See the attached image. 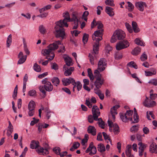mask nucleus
<instances>
[{
  "label": "nucleus",
  "instance_id": "obj_60",
  "mask_svg": "<svg viewBox=\"0 0 157 157\" xmlns=\"http://www.w3.org/2000/svg\"><path fill=\"white\" fill-rule=\"evenodd\" d=\"M150 99L151 100H154L157 97V94H156L151 93L150 94Z\"/></svg>",
  "mask_w": 157,
  "mask_h": 157
},
{
  "label": "nucleus",
  "instance_id": "obj_10",
  "mask_svg": "<svg viewBox=\"0 0 157 157\" xmlns=\"http://www.w3.org/2000/svg\"><path fill=\"white\" fill-rule=\"evenodd\" d=\"M64 60L66 64L63 66V69H72V67L69 68V67L72 65L73 64L72 59L69 57H67L64 58Z\"/></svg>",
  "mask_w": 157,
  "mask_h": 157
},
{
  "label": "nucleus",
  "instance_id": "obj_16",
  "mask_svg": "<svg viewBox=\"0 0 157 157\" xmlns=\"http://www.w3.org/2000/svg\"><path fill=\"white\" fill-rule=\"evenodd\" d=\"M120 107V106L119 105H116L113 106L111 109V113L112 115L113 118L114 120L115 118V115L117 114V113L116 111V109Z\"/></svg>",
  "mask_w": 157,
  "mask_h": 157
},
{
  "label": "nucleus",
  "instance_id": "obj_63",
  "mask_svg": "<svg viewBox=\"0 0 157 157\" xmlns=\"http://www.w3.org/2000/svg\"><path fill=\"white\" fill-rule=\"evenodd\" d=\"M102 10V8L100 6H98L97 7V14L98 15L101 14V10Z\"/></svg>",
  "mask_w": 157,
  "mask_h": 157
},
{
  "label": "nucleus",
  "instance_id": "obj_42",
  "mask_svg": "<svg viewBox=\"0 0 157 157\" xmlns=\"http://www.w3.org/2000/svg\"><path fill=\"white\" fill-rule=\"evenodd\" d=\"M105 3L106 5L112 6L114 5L113 0H106L105 1Z\"/></svg>",
  "mask_w": 157,
  "mask_h": 157
},
{
  "label": "nucleus",
  "instance_id": "obj_1",
  "mask_svg": "<svg viewBox=\"0 0 157 157\" xmlns=\"http://www.w3.org/2000/svg\"><path fill=\"white\" fill-rule=\"evenodd\" d=\"M96 25H98V29L94 32L92 35V38L94 41H95L93 46V52L92 54H97L98 53L99 42L102 39V36L103 35L104 30L102 29L103 25L102 22L100 21H98L96 23Z\"/></svg>",
  "mask_w": 157,
  "mask_h": 157
},
{
  "label": "nucleus",
  "instance_id": "obj_22",
  "mask_svg": "<svg viewBox=\"0 0 157 157\" xmlns=\"http://www.w3.org/2000/svg\"><path fill=\"white\" fill-rule=\"evenodd\" d=\"M39 143L38 141L34 140L32 141L30 144V148L32 149H36L39 147Z\"/></svg>",
  "mask_w": 157,
  "mask_h": 157
},
{
  "label": "nucleus",
  "instance_id": "obj_34",
  "mask_svg": "<svg viewBox=\"0 0 157 157\" xmlns=\"http://www.w3.org/2000/svg\"><path fill=\"white\" fill-rule=\"evenodd\" d=\"M113 131L115 134H117L119 132V127L117 124H115L113 125Z\"/></svg>",
  "mask_w": 157,
  "mask_h": 157
},
{
  "label": "nucleus",
  "instance_id": "obj_21",
  "mask_svg": "<svg viewBox=\"0 0 157 157\" xmlns=\"http://www.w3.org/2000/svg\"><path fill=\"white\" fill-rule=\"evenodd\" d=\"M87 131L89 133H91L93 136H95L96 135V129L94 126H89L88 128Z\"/></svg>",
  "mask_w": 157,
  "mask_h": 157
},
{
  "label": "nucleus",
  "instance_id": "obj_62",
  "mask_svg": "<svg viewBox=\"0 0 157 157\" xmlns=\"http://www.w3.org/2000/svg\"><path fill=\"white\" fill-rule=\"evenodd\" d=\"M76 87L78 91H79L81 89L82 87V85L80 82L78 81L77 82Z\"/></svg>",
  "mask_w": 157,
  "mask_h": 157
},
{
  "label": "nucleus",
  "instance_id": "obj_45",
  "mask_svg": "<svg viewBox=\"0 0 157 157\" xmlns=\"http://www.w3.org/2000/svg\"><path fill=\"white\" fill-rule=\"evenodd\" d=\"M76 21H78V20L77 18V15L76 14L73 13L72 14V17L71 19H70L69 21L75 22Z\"/></svg>",
  "mask_w": 157,
  "mask_h": 157
},
{
  "label": "nucleus",
  "instance_id": "obj_54",
  "mask_svg": "<svg viewBox=\"0 0 157 157\" xmlns=\"http://www.w3.org/2000/svg\"><path fill=\"white\" fill-rule=\"evenodd\" d=\"M97 151L96 148L93 145V148L92 149L91 151L90 152L89 154L90 155H93L96 154Z\"/></svg>",
  "mask_w": 157,
  "mask_h": 157
},
{
  "label": "nucleus",
  "instance_id": "obj_27",
  "mask_svg": "<svg viewBox=\"0 0 157 157\" xmlns=\"http://www.w3.org/2000/svg\"><path fill=\"white\" fill-rule=\"evenodd\" d=\"M135 43L138 45L144 46H145V43L142 40H141L140 38H138L135 40Z\"/></svg>",
  "mask_w": 157,
  "mask_h": 157
},
{
  "label": "nucleus",
  "instance_id": "obj_7",
  "mask_svg": "<svg viewBox=\"0 0 157 157\" xmlns=\"http://www.w3.org/2000/svg\"><path fill=\"white\" fill-rule=\"evenodd\" d=\"M129 46V43L127 40H124L118 43L116 45V48L117 50H120L126 48Z\"/></svg>",
  "mask_w": 157,
  "mask_h": 157
},
{
  "label": "nucleus",
  "instance_id": "obj_29",
  "mask_svg": "<svg viewBox=\"0 0 157 157\" xmlns=\"http://www.w3.org/2000/svg\"><path fill=\"white\" fill-rule=\"evenodd\" d=\"M80 143L78 142H75L73 143L72 147L70 148V150L73 151L75 149H77L80 146Z\"/></svg>",
  "mask_w": 157,
  "mask_h": 157
},
{
  "label": "nucleus",
  "instance_id": "obj_6",
  "mask_svg": "<svg viewBox=\"0 0 157 157\" xmlns=\"http://www.w3.org/2000/svg\"><path fill=\"white\" fill-rule=\"evenodd\" d=\"M92 111L94 120L98 121V122L103 121L101 118H98L100 115V113L99 111V109L97 106L94 105L92 107Z\"/></svg>",
  "mask_w": 157,
  "mask_h": 157
},
{
  "label": "nucleus",
  "instance_id": "obj_41",
  "mask_svg": "<svg viewBox=\"0 0 157 157\" xmlns=\"http://www.w3.org/2000/svg\"><path fill=\"white\" fill-rule=\"evenodd\" d=\"M128 9L130 11H132L134 9V6L130 2H128Z\"/></svg>",
  "mask_w": 157,
  "mask_h": 157
},
{
  "label": "nucleus",
  "instance_id": "obj_35",
  "mask_svg": "<svg viewBox=\"0 0 157 157\" xmlns=\"http://www.w3.org/2000/svg\"><path fill=\"white\" fill-rule=\"evenodd\" d=\"M12 42V35L10 34L8 36L7 39L6 45L7 47H9Z\"/></svg>",
  "mask_w": 157,
  "mask_h": 157
},
{
  "label": "nucleus",
  "instance_id": "obj_4",
  "mask_svg": "<svg viewBox=\"0 0 157 157\" xmlns=\"http://www.w3.org/2000/svg\"><path fill=\"white\" fill-rule=\"evenodd\" d=\"M64 25L60 24L59 22H56V26L55 27V36L56 38H60L62 40L64 38L65 33V29L63 27Z\"/></svg>",
  "mask_w": 157,
  "mask_h": 157
},
{
  "label": "nucleus",
  "instance_id": "obj_20",
  "mask_svg": "<svg viewBox=\"0 0 157 157\" xmlns=\"http://www.w3.org/2000/svg\"><path fill=\"white\" fill-rule=\"evenodd\" d=\"M150 151L151 153H157V145L155 143H153L150 145Z\"/></svg>",
  "mask_w": 157,
  "mask_h": 157
},
{
  "label": "nucleus",
  "instance_id": "obj_3",
  "mask_svg": "<svg viewBox=\"0 0 157 157\" xmlns=\"http://www.w3.org/2000/svg\"><path fill=\"white\" fill-rule=\"evenodd\" d=\"M44 86H40L39 87L40 90L44 94V98L46 96V91L50 92L53 89V86L51 83L48 81L47 78H44L42 81Z\"/></svg>",
  "mask_w": 157,
  "mask_h": 157
},
{
  "label": "nucleus",
  "instance_id": "obj_32",
  "mask_svg": "<svg viewBox=\"0 0 157 157\" xmlns=\"http://www.w3.org/2000/svg\"><path fill=\"white\" fill-rule=\"evenodd\" d=\"M52 81L54 85L57 86L59 83V80L58 78L54 77L52 79Z\"/></svg>",
  "mask_w": 157,
  "mask_h": 157
},
{
  "label": "nucleus",
  "instance_id": "obj_2",
  "mask_svg": "<svg viewBox=\"0 0 157 157\" xmlns=\"http://www.w3.org/2000/svg\"><path fill=\"white\" fill-rule=\"evenodd\" d=\"M61 43L60 40L55 41L53 43L49 44L47 47V48L42 50V54L44 56H46V59L48 60H52L55 54L52 51L57 49L59 45L61 44Z\"/></svg>",
  "mask_w": 157,
  "mask_h": 157
},
{
  "label": "nucleus",
  "instance_id": "obj_13",
  "mask_svg": "<svg viewBox=\"0 0 157 157\" xmlns=\"http://www.w3.org/2000/svg\"><path fill=\"white\" fill-rule=\"evenodd\" d=\"M116 34L117 39L121 40L124 39L125 36V33L122 30H117L114 33Z\"/></svg>",
  "mask_w": 157,
  "mask_h": 157
},
{
  "label": "nucleus",
  "instance_id": "obj_12",
  "mask_svg": "<svg viewBox=\"0 0 157 157\" xmlns=\"http://www.w3.org/2000/svg\"><path fill=\"white\" fill-rule=\"evenodd\" d=\"M135 6L136 8L140 11H143L144 10V6H146L145 3L142 2H136Z\"/></svg>",
  "mask_w": 157,
  "mask_h": 157
},
{
  "label": "nucleus",
  "instance_id": "obj_46",
  "mask_svg": "<svg viewBox=\"0 0 157 157\" xmlns=\"http://www.w3.org/2000/svg\"><path fill=\"white\" fill-rule=\"evenodd\" d=\"M89 14V12L88 11H85L82 15V18L85 21H87V16Z\"/></svg>",
  "mask_w": 157,
  "mask_h": 157
},
{
  "label": "nucleus",
  "instance_id": "obj_53",
  "mask_svg": "<svg viewBox=\"0 0 157 157\" xmlns=\"http://www.w3.org/2000/svg\"><path fill=\"white\" fill-rule=\"evenodd\" d=\"M89 57L91 64L94 65V58L93 56L91 53L89 54Z\"/></svg>",
  "mask_w": 157,
  "mask_h": 157
},
{
  "label": "nucleus",
  "instance_id": "obj_47",
  "mask_svg": "<svg viewBox=\"0 0 157 157\" xmlns=\"http://www.w3.org/2000/svg\"><path fill=\"white\" fill-rule=\"evenodd\" d=\"M53 150L57 155L60 154V149L58 147H56L53 148Z\"/></svg>",
  "mask_w": 157,
  "mask_h": 157
},
{
  "label": "nucleus",
  "instance_id": "obj_33",
  "mask_svg": "<svg viewBox=\"0 0 157 157\" xmlns=\"http://www.w3.org/2000/svg\"><path fill=\"white\" fill-rule=\"evenodd\" d=\"M98 149L99 151L101 152L104 151L105 150L104 145L102 144H100L98 145Z\"/></svg>",
  "mask_w": 157,
  "mask_h": 157
},
{
  "label": "nucleus",
  "instance_id": "obj_49",
  "mask_svg": "<svg viewBox=\"0 0 157 157\" xmlns=\"http://www.w3.org/2000/svg\"><path fill=\"white\" fill-rule=\"evenodd\" d=\"M147 56L144 52L140 56V59L142 61H144L146 60L147 59Z\"/></svg>",
  "mask_w": 157,
  "mask_h": 157
},
{
  "label": "nucleus",
  "instance_id": "obj_52",
  "mask_svg": "<svg viewBox=\"0 0 157 157\" xmlns=\"http://www.w3.org/2000/svg\"><path fill=\"white\" fill-rule=\"evenodd\" d=\"M138 130V126L134 125L132 126L130 129L131 131L134 132H136Z\"/></svg>",
  "mask_w": 157,
  "mask_h": 157
},
{
  "label": "nucleus",
  "instance_id": "obj_8",
  "mask_svg": "<svg viewBox=\"0 0 157 157\" xmlns=\"http://www.w3.org/2000/svg\"><path fill=\"white\" fill-rule=\"evenodd\" d=\"M63 16L64 17V19L63 20H60L57 22H59L60 24L64 25L65 27H67L68 25L67 24V21L68 20L69 21L70 20V16L68 13L67 12L64 13L63 14Z\"/></svg>",
  "mask_w": 157,
  "mask_h": 157
},
{
  "label": "nucleus",
  "instance_id": "obj_61",
  "mask_svg": "<svg viewBox=\"0 0 157 157\" xmlns=\"http://www.w3.org/2000/svg\"><path fill=\"white\" fill-rule=\"evenodd\" d=\"M88 120L89 122L90 123L93 122L94 120V119L93 115V116L91 115H89L88 117Z\"/></svg>",
  "mask_w": 157,
  "mask_h": 157
},
{
  "label": "nucleus",
  "instance_id": "obj_38",
  "mask_svg": "<svg viewBox=\"0 0 157 157\" xmlns=\"http://www.w3.org/2000/svg\"><path fill=\"white\" fill-rule=\"evenodd\" d=\"M64 74L66 76H69L70 75L73 71H74V69H65Z\"/></svg>",
  "mask_w": 157,
  "mask_h": 157
},
{
  "label": "nucleus",
  "instance_id": "obj_28",
  "mask_svg": "<svg viewBox=\"0 0 157 157\" xmlns=\"http://www.w3.org/2000/svg\"><path fill=\"white\" fill-rule=\"evenodd\" d=\"M132 26L135 33H138L140 31V29L137 27V23L134 21L132 22Z\"/></svg>",
  "mask_w": 157,
  "mask_h": 157
},
{
  "label": "nucleus",
  "instance_id": "obj_26",
  "mask_svg": "<svg viewBox=\"0 0 157 157\" xmlns=\"http://www.w3.org/2000/svg\"><path fill=\"white\" fill-rule=\"evenodd\" d=\"M141 48L139 47H137L135 48L132 51L131 53L132 55L136 56L139 54L140 52Z\"/></svg>",
  "mask_w": 157,
  "mask_h": 157
},
{
  "label": "nucleus",
  "instance_id": "obj_14",
  "mask_svg": "<svg viewBox=\"0 0 157 157\" xmlns=\"http://www.w3.org/2000/svg\"><path fill=\"white\" fill-rule=\"evenodd\" d=\"M138 145L139 146V155L141 156L143 155V153L144 152V149L146 148L147 147V145L144 144L141 142H140L138 144Z\"/></svg>",
  "mask_w": 157,
  "mask_h": 157
},
{
  "label": "nucleus",
  "instance_id": "obj_36",
  "mask_svg": "<svg viewBox=\"0 0 157 157\" xmlns=\"http://www.w3.org/2000/svg\"><path fill=\"white\" fill-rule=\"evenodd\" d=\"M27 57V55L24 56V57L20 58L17 63L18 64H21L23 63L26 60Z\"/></svg>",
  "mask_w": 157,
  "mask_h": 157
},
{
  "label": "nucleus",
  "instance_id": "obj_18",
  "mask_svg": "<svg viewBox=\"0 0 157 157\" xmlns=\"http://www.w3.org/2000/svg\"><path fill=\"white\" fill-rule=\"evenodd\" d=\"M91 102H90L89 100V99L86 98V104L89 108H91L92 107V102L93 103H95L96 102V98L93 97L91 98Z\"/></svg>",
  "mask_w": 157,
  "mask_h": 157
},
{
  "label": "nucleus",
  "instance_id": "obj_48",
  "mask_svg": "<svg viewBox=\"0 0 157 157\" xmlns=\"http://www.w3.org/2000/svg\"><path fill=\"white\" fill-rule=\"evenodd\" d=\"M115 58L117 59H121L122 57V54L119 52H116L115 54Z\"/></svg>",
  "mask_w": 157,
  "mask_h": 157
},
{
  "label": "nucleus",
  "instance_id": "obj_31",
  "mask_svg": "<svg viewBox=\"0 0 157 157\" xmlns=\"http://www.w3.org/2000/svg\"><path fill=\"white\" fill-rule=\"evenodd\" d=\"M127 66L131 68H134V69H137V66L136 63L134 61H131L127 64Z\"/></svg>",
  "mask_w": 157,
  "mask_h": 157
},
{
  "label": "nucleus",
  "instance_id": "obj_50",
  "mask_svg": "<svg viewBox=\"0 0 157 157\" xmlns=\"http://www.w3.org/2000/svg\"><path fill=\"white\" fill-rule=\"evenodd\" d=\"M39 30L42 34H44L45 32V29L43 25H40L39 26Z\"/></svg>",
  "mask_w": 157,
  "mask_h": 157
},
{
  "label": "nucleus",
  "instance_id": "obj_58",
  "mask_svg": "<svg viewBox=\"0 0 157 157\" xmlns=\"http://www.w3.org/2000/svg\"><path fill=\"white\" fill-rule=\"evenodd\" d=\"M117 36L116 34H114L111 37L110 41L111 43L115 42L117 40Z\"/></svg>",
  "mask_w": 157,
  "mask_h": 157
},
{
  "label": "nucleus",
  "instance_id": "obj_64",
  "mask_svg": "<svg viewBox=\"0 0 157 157\" xmlns=\"http://www.w3.org/2000/svg\"><path fill=\"white\" fill-rule=\"evenodd\" d=\"M62 90L69 94H71L70 90L67 88H62Z\"/></svg>",
  "mask_w": 157,
  "mask_h": 157
},
{
  "label": "nucleus",
  "instance_id": "obj_55",
  "mask_svg": "<svg viewBox=\"0 0 157 157\" xmlns=\"http://www.w3.org/2000/svg\"><path fill=\"white\" fill-rule=\"evenodd\" d=\"M149 83H151L155 86H157V79H152L150 80L149 82Z\"/></svg>",
  "mask_w": 157,
  "mask_h": 157
},
{
  "label": "nucleus",
  "instance_id": "obj_59",
  "mask_svg": "<svg viewBox=\"0 0 157 157\" xmlns=\"http://www.w3.org/2000/svg\"><path fill=\"white\" fill-rule=\"evenodd\" d=\"M28 79V77L27 74H26L25 75L23 79V86H26V82L27 81Z\"/></svg>",
  "mask_w": 157,
  "mask_h": 157
},
{
  "label": "nucleus",
  "instance_id": "obj_25",
  "mask_svg": "<svg viewBox=\"0 0 157 157\" xmlns=\"http://www.w3.org/2000/svg\"><path fill=\"white\" fill-rule=\"evenodd\" d=\"M134 113L133 114V119L134 121L132 122V123H135L138 122L139 120V116L136 111V109L135 108L134 109Z\"/></svg>",
  "mask_w": 157,
  "mask_h": 157
},
{
  "label": "nucleus",
  "instance_id": "obj_24",
  "mask_svg": "<svg viewBox=\"0 0 157 157\" xmlns=\"http://www.w3.org/2000/svg\"><path fill=\"white\" fill-rule=\"evenodd\" d=\"M98 69H95L94 71V78L95 77L97 79L101 78V75L99 71L98 70ZM100 71L101 72L103 71L104 69H99Z\"/></svg>",
  "mask_w": 157,
  "mask_h": 157
},
{
  "label": "nucleus",
  "instance_id": "obj_11",
  "mask_svg": "<svg viewBox=\"0 0 157 157\" xmlns=\"http://www.w3.org/2000/svg\"><path fill=\"white\" fill-rule=\"evenodd\" d=\"M107 67V62L105 59L101 58L98 63V69H105Z\"/></svg>",
  "mask_w": 157,
  "mask_h": 157
},
{
  "label": "nucleus",
  "instance_id": "obj_23",
  "mask_svg": "<svg viewBox=\"0 0 157 157\" xmlns=\"http://www.w3.org/2000/svg\"><path fill=\"white\" fill-rule=\"evenodd\" d=\"M106 12L111 17L113 16L114 14V13L113 11V9L109 6H106L105 8Z\"/></svg>",
  "mask_w": 157,
  "mask_h": 157
},
{
  "label": "nucleus",
  "instance_id": "obj_39",
  "mask_svg": "<svg viewBox=\"0 0 157 157\" xmlns=\"http://www.w3.org/2000/svg\"><path fill=\"white\" fill-rule=\"evenodd\" d=\"M89 35L85 33L83 36L82 38V41L84 44L86 43L88 40Z\"/></svg>",
  "mask_w": 157,
  "mask_h": 157
},
{
  "label": "nucleus",
  "instance_id": "obj_51",
  "mask_svg": "<svg viewBox=\"0 0 157 157\" xmlns=\"http://www.w3.org/2000/svg\"><path fill=\"white\" fill-rule=\"evenodd\" d=\"M29 95L31 96H33L36 95V92L35 90H30L29 92Z\"/></svg>",
  "mask_w": 157,
  "mask_h": 157
},
{
  "label": "nucleus",
  "instance_id": "obj_5",
  "mask_svg": "<svg viewBox=\"0 0 157 157\" xmlns=\"http://www.w3.org/2000/svg\"><path fill=\"white\" fill-rule=\"evenodd\" d=\"M132 110H129L126 111L125 114L121 113L120 117L122 121L125 122H127L128 120L132 121V118L131 117L132 114Z\"/></svg>",
  "mask_w": 157,
  "mask_h": 157
},
{
  "label": "nucleus",
  "instance_id": "obj_19",
  "mask_svg": "<svg viewBox=\"0 0 157 157\" xmlns=\"http://www.w3.org/2000/svg\"><path fill=\"white\" fill-rule=\"evenodd\" d=\"M104 80L103 79L98 78L96 79L94 84L96 87L100 88L104 83Z\"/></svg>",
  "mask_w": 157,
  "mask_h": 157
},
{
  "label": "nucleus",
  "instance_id": "obj_43",
  "mask_svg": "<svg viewBox=\"0 0 157 157\" xmlns=\"http://www.w3.org/2000/svg\"><path fill=\"white\" fill-rule=\"evenodd\" d=\"M93 144L94 143L93 142H91L90 143L89 147L86 151V153H88L89 152H90L91 151L92 149V148H93Z\"/></svg>",
  "mask_w": 157,
  "mask_h": 157
},
{
  "label": "nucleus",
  "instance_id": "obj_37",
  "mask_svg": "<svg viewBox=\"0 0 157 157\" xmlns=\"http://www.w3.org/2000/svg\"><path fill=\"white\" fill-rule=\"evenodd\" d=\"M88 75L90 79L92 81H93L94 79V76L93 75L91 69H87Z\"/></svg>",
  "mask_w": 157,
  "mask_h": 157
},
{
  "label": "nucleus",
  "instance_id": "obj_9",
  "mask_svg": "<svg viewBox=\"0 0 157 157\" xmlns=\"http://www.w3.org/2000/svg\"><path fill=\"white\" fill-rule=\"evenodd\" d=\"M144 105L147 107H152L156 105L155 102L146 97V99L143 102Z\"/></svg>",
  "mask_w": 157,
  "mask_h": 157
},
{
  "label": "nucleus",
  "instance_id": "obj_40",
  "mask_svg": "<svg viewBox=\"0 0 157 157\" xmlns=\"http://www.w3.org/2000/svg\"><path fill=\"white\" fill-rule=\"evenodd\" d=\"M156 71L154 70L153 72L145 71V75L146 76H149L155 74Z\"/></svg>",
  "mask_w": 157,
  "mask_h": 157
},
{
  "label": "nucleus",
  "instance_id": "obj_44",
  "mask_svg": "<svg viewBox=\"0 0 157 157\" xmlns=\"http://www.w3.org/2000/svg\"><path fill=\"white\" fill-rule=\"evenodd\" d=\"M125 25L128 31L130 33H132L133 32V30L129 24L128 23H126Z\"/></svg>",
  "mask_w": 157,
  "mask_h": 157
},
{
  "label": "nucleus",
  "instance_id": "obj_57",
  "mask_svg": "<svg viewBox=\"0 0 157 157\" xmlns=\"http://www.w3.org/2000/svg\"><path fill=\"white\" fill-rule=\"evenodd\" d=\"M62 43V41H60ZM59 45H61V46L60 47V49L58 51V52H63L65 51V47L63 45V44L61 43V44H59Z\"/></svg>",
  "mask_w": 157,
  "mask_h": 157
},
{
  "label": "nucleus",
  "instance_id": "obj_30",
  "mask_svg": "<svg viewBox=\"0 0 157 157\" xmlns=\"http://www.w3.org/2000/svg\"><path fill=\"white\" fill-rule=\"evenodd\" d=\"M35 106V102L33 101H31L29 102L28 105V109H30V110H34Z\"/></svg>",
  "mask_w": 157,
  "mask_h": 157
},
{
  "label": "nucleus",
  "instance_id": "obj_17",
  "mask_svg": "<svg viewBox=\"0 0 157 157\" xmlns=\"http://www.w3.org/2000/svg\"><path fill=\"white\" fill-rule=\"evenodd\" d=\"M74 81V79L71 78H63L62 79V82L63 85L67 86L71 83L72 81Z\"/></svg>",
  "mask_w": 157,
  "mask_h": 157
},
{
  "label": "nucleus",
  "instance_id": "obj_15",
  "mask_svg": "<svg viewBox=\"0 0 157 157\" xmlns=\"http://www.w3.org/2000/svg\"><path fill=\"white\" fill-rule=\"evenodd\" d=\"M36 151L39 155H47L49 153V151L47 149H44L40 146L36 148Z\"/></svg>",
  "mask_w": 157,
  "mask_h": 157
},
{
  "label": "nucleus",
  "instance_id": "obj_56",
  "mask_svg": "<svg viewBox=\"0 0 157 157\" xmlns=\"http://www.w3.org/2000/svg\"><path fill=\"white\" fill-rule=\"evenodd\" d=\"M45 110V111L47 113L46 117H47L48 119H49L51 116V114H50L51 112L47 108H46Z\"/></svg>",
  "mask_w": 157,
  "mask_h": 157
}]
</instances>
